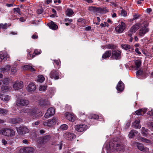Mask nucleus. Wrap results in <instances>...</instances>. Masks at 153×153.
I'll return each instance as SVG.
<instances>
[{
  "label": "nucleus",
  "instance_id": "1",
  "mask_svg": "<svg viewBox=\"0 0 153 153\" xmlns=\"http://www.w3.org/2000/svg\"><path fill=\"white\" fill-rule=\"evenodd\" d=\"M109 148L112 151L116 150L119 152L121 153L124 150V146L120 142L114 139L109 144Z\"/></svg>",
  "mask_w": 153,
  "mask_h": 153
},
{
  "label": "nucleus",
  "instance_id": "2",
  "mask_svg": "<svg viewBox=\"0 0 153 153\" xmlns=\"http://www.w3.org/2000/svg\"><path fill=\"white\" fill-rule=\"evenodd\" d=\"M0 134L6 136H12L15 134V132L12 129H3L0 130Z\"/></svg>",
  "mask_w": 153,
  "mask_h": 153
},
{
  "label": "nucleus",
  "instance_id": "3",
  "mask_svg": "<svg viewBox=\"0 0 153 153\" xmlns=\"http://www.w3.org/2000/svg\"><path fill=\"white\" fill-rule=\"evenodd\" d=\"M121 51L117 50H112L111 58L113 59L119 60L121 58Z\"/></svg>",
  "mask_w": 153,
  "mask_h": 153
},
{
  "label": "nucleus",
  "instance_id": "4",
  "mask_svg": "<svg viewBox=\"0 0 153 153\" xmlns=\"http://www.w3.org/2000/svg\"><path fill=\"white\" fill-rule=\"evenodd\" d=\"M17 131L19 134L22 135L28 133L29 129L25 126H21L16 128Z\"/></svg>",
  "mask_w": 153,
  "mask_h": 153
},
{
  "label": "nucleus",
  "instance_id": "5",
  "mask_svg": "<svg viewBox=\"0 0 153 153\" xmlns=\"http://www.w3.org/2000/svg\"><path fill=\"white\" fill-rule=\"evenodd\" d=\"M29 101L25 99H18L16 101V104L17 106H27L29 104Z\"/></svg>",
  "mask_w": 153,
  "mask_h": 153
},
{
  "label": "nucleus",
  "instance_id": "6",
  "mask_svg": "<svg viewBox=\"0 0 153 153\" xmlns=\"http://www.w3.org/2000/svg\"><path fill=\"white\" fill-rule=\"evenodd\" d=\"M57 120V119L56 117H53L52 120L49 119L44 122L43 124L45 126L51 127L56 124Z\"/></svg>",
  "mask_w": 153,
  "mask_h": 153
},
{
  "label": "nucleus",
  "instance_id": "7",
  "mask_svg": "<svg viewBox=\"0 0 153 153\" xmlns=\"http://www.w3.org/2000/svg\"><path fill=\"white\" fill-rule=\"evenodd\" d=\"M23 86V82L22 81H16L13 85V88L15 91L21 89Z\"/></svg>",
  "mask_w": 153,
  "mask_h": 153
},
{
  "label": "nucleus",
  "instance_id": "8",
  "mask_svg": "<svg viewBox=\"0 0 153 153\" xmlns=\"http://www.w3.org/2000/svg\"><path fill=\"white\" fill-rule=\"evenodd\" d=\"M147 25H145L139 30V35L140 36H143L149 31V28L147 27Z\"/></svg>",
  "mask_w": 153,
  "mask_h": 153
},
{
  "label": "nucleus",
  "instance_id": "9",
  "mask_svg": "<svg viewBox=\"0 0 153 153\" xmlns=\"http://www.w3.org/2000/svg\"><path fill=\"white\" fill-rule=\"evenodd\" d=\"M39 101V104L42 107L45 108L50 105L49 102L44 98H40Z\"/></svg>",
  "mask_w": 153,
  "mask_h": 153
},
{
  "label": "nucleus",
  "instance_id": "10",
  "mask_svg": "<svg viewBox=\"0 0 153 153\" xmlns=\"http://www.w3.org/2000/svg\"><path fill=\"white\" fill-rule=\"evenodd\" d=\"M125 28V24L123 22H122L120 25L115 28V30L119 33H122Z\"/></svg>",
  "mask_w": 153,
  "mask_h": 153
},
{
  "label": "nucleus",
  "instance_id": "11",
  "mask_svg": "<svg viewBox=\"0 0 153 153\" xmlns=\"http://www.w3.org/2000/svg\"><path fill=\"white\" fill-rule=\"evenodd\" d=\"M55 114V109L53 108H51L47 110L45 115L46 118H49L50 116H53Z\"/></svg>",
  "mask_w": 153,
  "mask_h": 153
},
{
  "label": "nucleus",
  "instance_id": "12",
  "mask_svg": "<svg viewBox=\"0 0 153 153\" xmlns=\"http://www.w3.org/2000/svg\"><path fill=\"white\" fill-rule=\"evenodd\" d=\"M87 126L85 124H80L76 126V130L79 132H82L86 130Z\"/></svg>",
  "mask_w": 153,
  "mask_h": 153
},
{
  "label": "nucleus",
  "instance_id": "13",
  "mask_svg": "<svg viewBox=\"0 0 153 153\" xmlns=\"http://www.w3.org/2000/svg\"><path fill=\"white\" fill-rule=\"evenodd\" d=\"M27 89L28 91L33 92L36 89V87L33 83H30L27 86Z\"/></svg>",
  "mask_w": 153,
  "mask_h": 153
},
{
  "label": "nucleus",
  "instance_id": "14",
  "mask_svg": "<svg viewBox=\"0 0 153 153\" xmlns=\"http://www.w3.org/2000/svg\"><path fill=\"white\" fill-rule=\"evenodd\" d=\"M64 136L66 139L71 140L75 137V135L73 133L70 132H67L65 133Z\"/></svg>",
  "mask_w": 153,
  "mask_h": 153
},
{
  "label": "nucleus",
  "instance_id": "15",
  "mask_svg": "<svg viewBox=\"0 0 153 153\" xmlns=\"http://www.w3.org/2000/svg\"><path fill=\"white\" fill-rule=\"evenodd\" d=\"M34 149L32 147H28L24 148L23 151L25 153H33L34 151Z\"/></svg>",
  "mask_w": 153,
  "mask_h": 153
},
{
  "label": "nucleus",
  "instance_id": "16",
  "mask_svg": "<svg viewBox=\"0 0 153 153\" xmlns=\"http://www.w3.org/2000/svg\"><path fill=\"white\" fill-rule=\"evenodd\" d=\"M117 91H121L123 90L124 88V85L122 81H120L116 87Z\"/></svg>",
  "mask_w": 153,
  "mask_h": 153
},
{
  "label": "nucleus",
  "instance_id": "17",
  "mask_svg": "<svg viewBox=\"0 0 153 153\" xmlns=\"http://www.w3.org/2000/svg\"><path fill=\"white\" fill-rule=\"evenodd\" d=\"M65 116L67 119L70 121L74 122L75 120V118L73 114H71L69 113H66L65 114Z\"/></svg>",
  "mask_w": 153,
  "mask_h": 153
},
{
  "label": "nucleus",
  "instance_id": "18",
  "mask_svg": "<svg viewBox=\"0 0 153 153\" xmlns=\"http://www.w3.org/2000/svg\"><path fill=\"white\" fill-rule=\"evenodd\" d=\"M111 56V51L108 50L105 51L102 55V59H106L108 58L109 57Z\"/></svg>",
  "mask_w": 153,
  "mask_h": 153
},
{
  "label": "nucleus",
  "instance_id": "19",
  "mask_svg": "<svg viewBox=\"0 0 153 153\" xmlns=\"http://www.w3.org/2000/svg\"><path fill=\"white\" fill-rule=\"evenodd\" d=\"M132 126L136 128H141V125L140 124V120H135L132 123Z\"/></svg>",
  "mask_w": 153,
  "mask_h": 153
},
{
  "label": "nucleus",
  "instance_id": "20",
  "mask_svg": "<svg viewBox=\"0 0 153 153\" xmlns=\"http://www.w3.org/2000/svg\"><path fill=\"white\" fill-rule=\"evenodd\" d=\"M147 108H146L139 109L135 111V113L137 115H142V113H143V114H145L147 111Z\"/></svg>",
  "mask_w": 153,
  "mask_h": 153
},
{
  "label": "nucleus",
  "instance_id": "21",
  "mask_svg": "<svg viewBox=\"0 0 153 153\" xmlns=\"http://www.w3.org/2000/svg\"><path fill=\"white\" fill-rule=\"evenodd\" d=\"M57 72L54 70L52 71L50 74V77L51 78H54L55 79H57L59 78V76L57 75Z\"/></svg>",
  "mask_w": 153,
  "mask_h": 153
},
{
  "label": "nucleus",
  "instance_id": "22",
  "mask_svg": "<svg viewBox=\"0 0 153 153\" xmlns=\"http://www.w3.org/2000/svg\"><path fill=\"white\" fill-rule=\"evenodd\" d=\"M26 110V112L27 114H29L30 115H33L35 114V109L32 107H29L27 108H25Z\"/></svg>",
  "mask_w": 153,
  "mask_h": 153
},
{
  "label": "nucleus",
  "instance_id": "23",
  "mask_svg": "<svg viewBox=\"0 0 153 153\" xmlns=\"http://www.w3.org/2000/svg\"><path fill=\"white\" fill-rule=\"evenodd\" d=\"M139 26L137 24H135L129 30V32L132 33H135L136 31L139 29Z\"/></svg>",
  "mask_w": 153,
  "mask_h": 153
},
{
  "label": "nucleus",
  "instance_id": "24",
  "mask_svg": "<svg viewBox=\"0 0 153 153\" xmlns=\"http://www.w3.org/2000/svg\"><path fill=\"white\" fill-rule=\"evenodd\" d=\"M48 26L49 27L53 30H56L58 28L57 25L55 24L53 21H51L48 24Z\"/></svg>",
  "mask_w": 153,
  "mask_h": 153
},
{
  "label": "nucleus",
  "instance_id": "25",
  "mask_svg": "<svg viewBox=\"0 0 153 153\" xmlns=\"http://www.w3.org/2000/svg\"><path fill=\"white\" fill-rule=\"evenodd\" d=\"M121 46L122 48L126 50H129V51H132L134 50L133 48H131L130 45H122Z\"/></svg>",
  "mask_w": 153,
  "mask_h": 153
},
{
  "label": "nucleus",
  "instance_id": "26",
  "mask_svg": "<svg viewBox=\"0 0 153 153\" xmlns=\"http://www.w3.org/2000/svg\"><path fill=\"white\" fill-rule=\"evenodd\" d=\"M0 98L2 100L8 101L10 99V97L7 95H4L0 94Z\"/></svg>",
  "mask_w": 153,
  "mask_h": 153
},
{
  "label": "nucleus",
  "instance_id": "27",
  "mask_svg": "<svg viewBox=\"0 0 153 153\" xmlns=\"http://www.w3.org/2000/svg\"><path fill=\"white\" fill-rule=\"evenodd\" d=\"M51 138V136L50 135H45L42 138V143H47L50 140Z\"/></svg>",
  "mask_w": 153,
  "mask_h": 153
},
{
  "label": "nucleus",
  "instance_id": "28",
  "mask_svg": "<svg viewBox=\"0 0 153 153\" xmlns=\"http://www.w3.org/2000/svg\"><path fill=\"white\" fill-rule=\"evenodd\" d=\"M88 10L91 12L95 13L99 11V8L96 7H95L91 6L88 7Z\"/></svg>",
  "mask_w": 153,
  "mask_h": 153
},
{
  "label": "nucleus",
  "instance_id": "29",
  "mask_svg": "<svg viewBox=\"0 0 153 153\" xmlns=\"http://www.w3.org/2000/svg\"><path fill=\"white\" fill-rule=\"evenodd\" d=\"M137 131L133 130H131L128 134L129 137L130 138H132L137 133Z\"/></svg>",
  "mask_w": 153,
  "mask_h": 153
},
{
  "label": "nucleus",
  "instance_id": "30",
  "mask_svg": "<svg viewBox=\"0 0 153 153\" xmlns=\"http://www.w3.org/2000/svg\"><path fill=\"white\" fill-rule=\"evenodd\" d=\"M74 12L71 8H68L66 11V14L68 16H71L73 14Z\"/></svg>",
  "mask_w": 153,
  "mask_h": 153
},
{
  "label": "nucleus",
  "instance_id": "31",
  "mask_svg": "<svg viewBox=\"0 0 153 153\" xmlns=\"http://www.w3.org/2000/svg\"><path fill=\"white\" fill-rule=\"evenodd\" d=\"M7 56L6 54L3 53L0 54V62L2 61H4L7 60Z\"/></svg>",
  "mask_w": 153,
  "mask_h": 153
},
{
  "label": "nucleus",
  "instance_id": "32",
  "mask_svg": "<svg viewBox=\"0 0 153 153\" xmlns=\"http://www.w3.org/2000/svg\"><path fill=\"white\" fill-rule=\"evenodd\" d=\"M148 130L147 129H146L145 127H143L142 128V131L141 133L143 135L144 137H146L147 134L146 133L148 132Z\"/></svg>",
  "mask_w": 153,
  "mask_h": 153
},
{
  "label": "nucleus",
  "instance_id": "33",
  "mask_svg": "<svg viewBox=\"0 0 153 153\" xmlns=\"http://www.w3.org/2000/svg\"><path fill=\"white\" fill-rule=\"evenodd\" d=\"M133 18L132 19H130V21H132L134 20H135L138 19L140 17V15L138 13H134L133 15Z\"/></svg>",
  "mask_w": 153,
  "mask_h": 153
},
{
  "label": "nucleus",
  "instance_id": "34",
  "mask_svg": "<svg viewBox=\"0 0 153 153\" xmlns=\"http://www.w3.org/2000/svg\"><path fill=\"white\" fill-rule=\"evenodd\" d=\"M8 111L6 109L2 108H0V114L4 115L7 114Z\"/></svg>",
  "mask_w": 153,
  "mask_h": 153
},
{
  "label": "nucleus",
  "instance_id": "35",
  "mask_svg": "<svg viewBox=\"0 0 153 153\" xmlns=\"http://www.w3.org/2000/svg\"><path fill=\"white\" fill-rule=\"evenodd\" d=\"M45 80V78L42 75H39L38 76V81L41 83L43 82Z\"/></svg>",
  "mask_w": 153,
  "mask_h": 153
},
{
  "label": "nucleus",
  "instance_id": "36",
  "mask_svg": "<svg viewBox=\"0 0 153 153\" xmlns=\"http://www.w3.org/2000/svg\"><path fill=\"white\" fill-rule=\"evenodd\" d=\"M19 113H20L21 115L25 116H26L27 115V114L26 112V110L25 108H23L21 110H20Z\"/></svg>",
  "mask_w": 153,
  "mask_h": 153
},
{
  "label": "nucleus",
  "instance_id": "37",
  "mask_svg": "<svg viewBox=\"0 0 153 153\" xmlns=\"http://www.w3.org/2000/svg\"><path fill=\"white\" fill-rule=\"evenodd\" d=\"M9 80L10 79L9 78L7 77L4 78L3 81V83L6 85L9 83Z\"/></svg>",
  "mask_w": 153,
  "mask_h": 153
},
{
  "label": "nucleus",
  "instance_id": "38",
  "mask_svg": "<svg viewBox=\"0 0 153 153\" xmlns=\"http://www.w3.org/2000/svg\"><path fill=\"white\" fill-rule=\"evenodd\" d=\"M138 148L140 150L144 151L145 150V149L144 148V147L142 144H138L137 145Z\"/></svg>",
  "mask_w": 153,
  "mask_h": 153
},
{
  "label": "nucleus",
  "instance_id": "39",
  "mask_svg": "<svg viewBox=\"0 0 153 153\" xmlns=\"http://www.w3.org/2000/svg\"><path fill=\"white\" fill-rule=\"evenodd\" d=\"M10 68H1L0 70L1 72L4 73L10 70Z\"/></svg>",
  "mask_w": 153,
  "mask_h": 153
},
{
  "label": "nucleus",
  "instance_id": "40",
  "mask_svg": "<svg viewBox=\"0 0 153 153\" xmlns=\"http://www.w3.org/2000/svg\"><path fill=\"white\" fill-rule=\"evenodd\" d=\"M106 48L108 49H114L116 47L113 44H109L106 45Z\"/></svg>",
  "mask_w": 153,
  "mask_h": 153
},
{
  "label": "nucleus",
  "instance_id": "41",
  "mask_svg": "<svg viewBox=\"0 0 153 153\" xmlns=\"http://www.w3.org/2000/svg\"><path fill=\"white\" fill-rule=\"evenodd\" d=\"M13 10L14 12H16L19 15H21L22 14V13L20 11V10L19 7L13 8Z\"/></svg>",
  "mask_w": 153,
  "mask_h": 153
},
{
  "label": "nucleus",
  "instance_id": "42",
  "mask_svg": "<svg viewBox=\"0 0 153 153\" xmlns=\"http://www.w3.org/2000/svg\"><path fill=\"white\" fill-rule=\"evenodd\" d=\"M68 126L65 124L62 125L60 126V128L63 130H67L68 128Z\"/></svg>",
  "mask_w": 153,
  "mask_h": 153
},
{
  "label": "nucleus",
  "instance_id": "43",
  "mask_svg": "<svg viewBox=\"0 0 153 153\" xmlns=\"http://www.w3.org/2000/svg\"><path fill=\"white\" fill-rule=\"evenodd\" d=\"M135 64L137 67H140L141 64V60H137L135 62Z\"/></svg>",
  "mask_w": 153,
  "mask_h": 153
},
{
  "label": "nucleus",
  "instance_id": "44",
  "mask_svg": "<svg viewBox=\"0 0 153 153\" xmlns=\"http://www.w3.org/2000/svg\"><path fill=\"white\" fill-rule=\"evenodd\" d=\"M99 8V10L101 12H104L105 13H107L108 12V9H107L106 7L103 8Z\"/></svg>",
  "mask_w": 153,
  "mask_h": 153
},
{
  "label": "nucleus",
  "instance_id": "45",
  "mask_svg": "<svg viewBox=\"0 0 153 153\" xmlns=\"http://www.w3.org/2000/svg\"><path fill=\"white\" fill-rule=\"evenodd\" d=\"M46 85H41L40 86L39 90L40 91H45L46 90Z\"/></svg>",
  "mask_w": 153,
  "mask_h": 153
},
{
  "label": "nucleus",
  "instance_id": "46",
  "mask_svg": "<svg viewBox=\"0 0 153 153\" xmlns=\"http://www.w3.org/2000/svg\"><path fill=\"white\" fill-rule=\"evenodd\" d=\"M54 63H55L57 66H60V61L59 59H58L57 60H53Z\"/></svg>",
  "mask_w": 153,
  "mask_h": 153
},
{
  "label": "nucleus",
  "instance_id": "47",
  "mask_svg": "<svg viewBox=\"0 0 153 153\" xmlns=\"http://www.w3.org/2000/svg\"><path fill=\"white\" fill-rule=\"evenodd\" d=\"M7 27V24L5 23L4 25L3 24H0V28L3 29H6Z\"/></svg>",
  "mask_w": 153,
  "mask_h": 153
},
{
  "label": "nucleus",
  "instance_id": "48",
  "mask_svg": "<svg viewBox=\"0 0 153 153\" xmlns=\"http://www.w3.org/2000/svg\"><path fill=\"white\" fill-rule=\"evenodd\" d=\"M140 139L141 141L146 143H149L150 142V140L144 137H141Z\"/></svg>",
  "mask_w": 153,
  "mask_h": 153
},
{
  "label": "nucleus",
  "instance_id": "49",
  "mask_svg": "<svg viewBox=\"0 0 153 153\" xmlns=\"http://www.w3.org/2000/svg\"><path fill=\"white\" fill-rule=\"evenodd\" d=\"M9 88L6 86H3L1 88V90L4 91H8Z\"/></svg>",
  "mask_w": 153,
  "mask_h": 153
},
{
  "label": "nucleus",
  "instance_id": "50",
  "mask_svg": "<svg viewBox=\"0 0 153 153\" xmlns=\"http://www.w3.org/2000/svg\"><path fill=\"white\" fill-rule=\"evenodd\" d=\"M99 118V116L97 115L94 114H92L91 117V118L94 119H97Z\"/></svg>",
  "mask_w": 153,
  "mask_h": 153
},
{
  "label": "nucleus",
  "instance_id": "51",
  "mask_svg": "<svg viewBox=\"0 0 153 153\" xmlns=\"http://www.w3.org/2000/svg\"><path fill=\"white\" fill-rule=\"evenodd\" d=\"M143 73V71L140 69L138 70L137 71L136 74L137 76H140Z\"/></svg>",
  "mask_w": 153,
  "mask_h": 153
},
{
  "label": "nucleus",
  "instance_id": "52",
  "mask_svg": "<svg viewBox=\"0 0 153 153\" xmlns=\"http://www.w3.org/2000/svg\"><path fill=\"white\" fill-rule=\"evenodd\" d=\"M11 73L12 74H14L16 71V68H12L10 71Z\"/></svg>",
  "mask_w": 153,
  "mask_h": 153
},
{
  "label": "nucleus",
  "instance_id": "53",
  "mask_svg": "<svg viewBox=\"0 0 153 153\" xmlns=\"http://www.w3.org/2000/svg\"><path fill=\"white\" fill-rule=\"evenodd\" d=\"M43 9L42 8L39 9L37 10V13L38 14H40L43 13Z\"/></svg>",
  "mask_w": 153,
  "mask_h": 153
},
{
  "label": "nucleus",
  "instance_id": "54",
  "mask_svg": "<svg viewBox=\"0 0 153 153\" xmlns=\"http://www.w3.org/2000/svg\"><path fill=\"white\" fill-rule=\"evenodd\" d=\"M121 14L123 16H126L127 15L126 12L124 10H122L121 11Z\"/></svg>",
  "mask_w": 153,
  "mask_h": 153
},
{
  "label": "nucleus",
  "instance_id": "55",
  "mask_svg": "<svg viewBox=\"0 0 153 153\" xmlns=\"http://www.w3.org/2000/svg\"><path fill=\"white\" fill-rule=\"evenodd\" d=\"M56 145L58 146V148H59V150L62 149V144L61 143H59V144H56Z\"/></svg>",
  "mask_w": 153,
  "mask_h": 153
},
{
  "label": "nucleus",
  "instance_id": "56",
  "mask_svg": "<svg viewBox=\"0 0 153 153\" xmlns=\"http://www.w3.org/2000/svg\"><path fill=\"white\" fill-rule=\"evenodd\" d=\"M35 53H36L37 55L40 54L41 53V50H38L37 49H35L34 51Z\"/></svg>",
  "mask_w": 153,
  "mask_h": 153
},
{
  "label": "nucleus",
  "instance_id": "57",
  "mask_svg": "<svg viewBox=\"0 0 153 153\" xmlns=\"http://www.w3.org/2000/svg\"><path fill=\"white\" fill-rule=\"evenodd\" d=\"M73 21V20L71 19H69V18L65 19L64 20V22H68L69 23H70Z\"/></svg>",
  "mask_w": 153,
  "mask_h": 153
},
{
  "label": "nucleus",
  "instance_id": "58",
  "mask_svg": "<svg viewBox=\"0 0 153 153\" xmlns=\"http://www.w3.org/2000/svg\"><path fill=\"white\" fill-rule=\"evenodd\" d=\"M27 69L28 71H31L32 72L34 71H35V70L33 68H27Z\"/></svg>",
  "mask_w": 153,
  "mask_h": 153
},
{
  "label": "nucleus",
  "instance_id": "59",
  "mask_svg": "<svg viewBox=\"0 0 153 153\" xmlns=\"http://www.w3.org/2000/svg\"><path fill=\"white\" fill-rule=\"evenodd\" d=\"M91 27L90 26H88L86 27L85 28V30L86 31H88L91 30Z\"/></svg>",
  "mask_w": 153,
  "mask_h": 153
},
{
  "label": "nucleus",
  "instance_id": "60",
  "mask_svg": "<svg viewBox=\"0 0 153 153\" xmlns=\"http://www.w3.org/2000/svg\"><path fill=\"white\" fill-rule=\"evenodd\" d=\"M56 9L58 10H62V8L60 6H57L55 7Z\"/></svg>",
  "mask_w": 153,
  "mask_h": 153
},
{
  "label": "nucleus",
  "instance_id": "61",
  "mask_svg": "<svg viewBox=\"0 0 153 153\" xmlns=\"http://www.w3.org/2000/svg\"><path fill=\"white\" fill-rule=\"evenodd\" d=\"M135 50V51L138 54L140 55L141 54V53L139 51V49L138 48H136Z\"/></svg>",
  "mask_w": 153,
  "mask_h": 153
},
{
  "label": "nucleus",
  "instance_id": "62",
  "mask_svg": "<svg viewBox=\"0 0 153 153\" xmlns=\"http://www.w3.org/2000/svg\"><path fill=\"white\" fill-rule=\"evenodd\" d=\"M12 121L13 122V123H16L19 122L18 120L17 119H12Z\"/></svg>",
  "mask_w": 153,
  "mask_h": 153
},
{
  "label": "nucleus",
  "instance_id": "63",
  "mask_svg": "<svg viewBox=\"0 0 153 153\" xmlns=\"http://www.w3.org/2000/svg\"><path fill=\"white\" fill-rule=\"evenodd\" d=\"M2 142L4 145H5L7 143V141L4 139L2 140Z\"/></svg>",
  "mask_w": 153,
  "mask_h": 153
},
{
  "label": "nucleus",
  "instance_id": "64",
  "mask_svg": "<svg viewBox=\"0 0 153 153\" xmlns=\"http://www.w3.org/2000/svg\"><path fill=\"white\" fill-rule=\"evenodd\" d=\"M32 38L33 39H37L38 38V36L35 34H33L32 36Z\"/></svg>",
  "mask_w": 153,
  "mask_h": 153
}]
</instances>
